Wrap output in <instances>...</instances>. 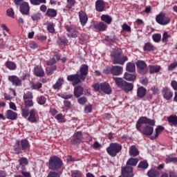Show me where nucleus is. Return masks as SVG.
Listing matches in <instances>:
<instances>
[{"mask_svg":"<svg viewBox=\"0 0 177 177\" xmlns=\"http://www.w3.org/2000/svg\"><path fill=\"white\" fill-rule=\"evenodd\" d=\"M156 125V121L147 118V117H141L136 122V128L138 132L143 133L146 136H151L154 129L153 127Z\"/></svg>","mask_w":177,"mask_h":177,"instance_id":"nucleus-1","label":"nucleus"},{"mask_svg":"<svg viewBox=\"0 0 177 177\" xmlns=\"http://www.w3.org/2000/svg\"><path fill=\"white\" fill-rule=\"evenodd\" d=\"M139 162V159L136 158H130L127 162L125 167L122 168V175L123 177H133V169L132 167H136V165Z\"/></svg>","mask_w":177,"mask_h":177,"instance_id":"nucleus-2","label":"nucleus"},{"mask_svg":"<svg viewBox=\"0 0 177 177\" xmlns=\"http://www.w3.org/2000/svg\"><path fill=\"white\" fill-rule=\"evenodd\" d=\"M111 57L113 64H124L128 60V57L125 55L121 56V50L118 49L113 50L111 53Z\"/></svg>","mask_w":177,"mask_h":177,"instance_id":"nucleus-3","label":"nucleus"},{"mask_svg":"<svg viewBox=\"0 0 177 177\" xmlns=\"http://www.w3.org/2000/svg\"><path fill=\"white\" fill-rule=\"evenodd\" d=\"M63 165V161L57 156H51L48 160V168L52 171L60 169Z\"/></svg>","mask_w":177,"mask_h":177,"instance_id":"nucleus-4","label":"nucleus"},{"mask_svg":"<svg viewBox=\"0 0 177 177\" xmlns=\"http://www.w3.org/2000/svg\"><path fill=\"white\" fill-rule=\"evenodd\" d=\"M122 150V145L117 142H112L106 148V151L111 157H115L120 151Z\"/></svg>","mask_w":177,"mask_h":177,"instance_id":"nucleus-5","label":"nucleus"},{"mask_svg":"<svg viewBox=\"0 0 177 177\" xmlns=\"http://www.w3.org/2000/svg\"><path fill=\"white\" fill-rule=\"evenodd\" d=\"M156 21L160 24V26H167V24H169L171 19L165 16V12H160L156 16Z\"/></svg>","mask_w":177,"mask_h":177,"instance_id":"nucleus-6","label":"nucleus"},{"mask_svg":"<svg viewBox=\"0 0 177 177\" xmlns=\"http://www.w3.org/2000/svg\"><path fill=\"white\" fill-rule=\"evenodd\" d=\"M136 66L138 68V73L139 74H147V71H149V69H147V64L145 61L143 60H138L136 62Z\"/></svg>","mask_w":177,"mask_h":177,"instance_id":"nucleus-7","label":"nucleus"},{"mask_svg":"<svg viewBox=\"0 0 177 177\" xmlns=\"http://www.w3.org/2000/svg\"><path fill=\"white\" fill-rule=\"evenodd\" d=\"M68 81L73 82V86H75V85L82 82V79H81L80 76V72H77L75 75H69L67 76Z\"/></svg>","mask_w":177,"mask_h":177,"instance_id":"nucleus-8","label":"nucleus"},{"mask_svg":"<svg viewBox=\"0 0 177 177\" xmlns=\"http://www.w3.org/2000/svg\"><path fill=\"white\" fill-rule=\"evenodd\" d=\"M65 30L67 31L66 35L68 38H77L80 35V32L71 26H66Z\"/></svg>","mask_w":177,"mask_h":177,"instance_id":"nucleus-9","label":"nucleus"},{"mask_svg":"<svg viewBox=\"0 0 177 177\" xmlns=\"http://www.w3.org/2000/svg\"><path fill=\"white\" fill-rule=\"evenodd\" d=\"M88 66L86 64H82L80 66L79 75L80 76V79L82 81H85V78H86V75H88Z\"/></svg>","mask_w":177,"mask_h":177,"instance_id":"nucleus-10","label":"nucleus"},{"mask_svg":"<svg viewBox=\"0 0 177 177\" xmlns=\"http://www.w3.org/2000/svg\"><path fill=\"white\" fill-rule=\"evenodd\" d=\"M82 132H75L73 135V138L71 140L72 144L77 145V143H81V142H82Z\"/></svg>","mask_w":177,"mask_h":177,"instance_id":"nucleus-11","label":"nucleus"},{"mask_svg":"<svg viewBox=\"0 0 177 177\" xmlns=\"http://www.w3.org/2000/svg\"><path fill=\"white\" fill-rule=\"evenodd\" d=\"M100 90L104 92V93H106V95L111 94V87L107 82L100 84Z\"/></svg>","mask_w":177,"mask_h":177,"instance_id":"nucleus-12","label":"nucleus"},{"mask_svg":"<svg viewBox=\"0 0 177 177\" xmlns=\"http://www.w3.org/2000/svg\"><path fill=\"white\" fill-rule=\"evenodd\" d=\"M106 3L103 0H97L95 2V10L97 12H104Z\"/></svg>","mask_w":177,"mask_h":177,"instance_id":"nucleus-13","label":"nucleus"},{"mask_svg":"<svg viewBox=\"0 0 177 177\" xmlns=\"http://www.w3.org/2000/svg\"><path fill=\"white\" fill-rule=\"evenodd\" d=\"M112 75H121L122 74V67L120 66H113L111 68Z\"/></svg>","mask_w":177,"mask_h":177,"instance_id":"nucleus-14","label":"nucleus"},{"mask_svg":"<svg viewBox=\"0 0 177 177\" xmlns=\"http://www.w3.org/2000/svg\"><path fill=\"white\" fill-rule=\"evenodd\" d=\"M164 99H166V100H169L172 98V96H174V93L171 91V89L169 88H164L162 91Z\"/></svg>","mask_w":177,"mask_h":177,"instance_id":"nucleus-15","label":"nucleus"},{"mask_svg":"<svg viewBox=\"0 0 177 177\" xmlns=\"http://www.w3.org/2000/svg\"><path fill=\"white\" fill-rule=\"evenodd\" d=\"M79 17H80V21L82 26H85V24L88 23V15H86V12L82 10L80 11Z\"/></svg>","mask_w":177,"mask_h":177,"instance_id":"nucleus-16","label":"nucleus"},{"mask_svg":"<svg viewBox=\"0 0 177 177\" xmlns=\"http://www.w3.org/2000/svg\"><path fill=\"white\" fill-rule=\"evenodd\" d=\"M19 165L17 166V169H22L24 171L26 169V165H28V160L26 158H21L19 160Z\"/></svg>","mask_w":177,"mask_h":177,"instance_id":"nucleus-17","label":"nucleus"},{"mask_svg":"<svg viewBox=\"0 0 177 177\" xmlns=\"http://www.w3.org/2000/svg\"><path fill=\"white\" fill-rule=\"evenodd\" d=\"M8 81L12 82V85H16V86H20L21 85V80H19L16 75L9 76Z\"/></svg>","mask_w":177,"mask_h":177,"instance_id":"nucleus-18","label":"nucleus"},{"mask_svg":"<svg viewBox=\"0 0 177 177\" xmlns=\"http://www.w3.org/2000/svg\"><path fill=\"white\" fill-rule=\"evenodd\" d=\"M20 12L22 13V15H28V12H30V6H28V3L24 2L21 4Z\"/></svg>","mask_w":177,"mask_h":177,"instance_id":"nucleus-19","label":"nucleus"},{"mask_svg":"<svg viewBox=\"0 0 177 177\" xmlns=\"http://www.w3.org/2000/svg\"><path fill=\"white\" fill-rule=\"evenodd\" d=\"M28 120L30 122H37V112L35 111V109H31L30 111Z\"/></svg>","mask_w":177,"mask_h":177,"instance_id":"nucleus-20","label":"nucleus"},{"mask_svg":"<svg viewBox=\"0 0 177 177\" xmlns=\"http://www.w3.org/2000/svg\"><path fill=\"white\" fill-rule=\"evenodd\" d=\"M74 95L75 97H80L84 95V88L81 86H77L74 88Z\"/></svg>","mask_w":177,"mask_h":177,"instance_id":"nucleus-21","label":"nucleus"},{"mask_svg":"<svg viewBox=\"0 0 177 177\" xmlns=\"http://www.w3.org/2000/svg\"><path fill=\"white\" fill-rule=\"evenodd\" d=\"M164 131V127L162 126H158L156 129H155V134H153L152 136L150 137V139L151 140H154V139H157L158 138V136L160 133H161Z\"/></svg>","mask_w":177,"mask_h":177,"instance_id":"nucleus-22","label":"nucleus"},{"mask_svg":"<svg viewBox=\"0 0 177 177\" xmlns=\"http://www.w3.org/2000/svg\"><path fill=\"white\" fill-rule=\"evenodd\" d=\"M34 74L36 77H44L45 72L41 66H36L34 68Z\"/></svg>","mask_w":177,"mask_h":177,"instance_id":"nucleus-23","label":"nucleus"},{"mask_svg":"<svg viewBox=\"0 0 177 177\" xmlns=\"http://www.w3.org/2000/svg\"><path fill=\"white\" fill-rule=\"evenodd\" d=\"M120 88H122V89L125 91V92H131V91L133 89V84L131 83H128L126 81H124Z\"/></svg>","mask_w":177,"mask_h":177,"instance_id":"nucleus-24","label":"nucleus"},{"mask_svg":"<svg viewBox=\"0 0 177 177\" xmlns=\"http://www.w3.org/2000/svg\"><path fill=\"white\" fill-rule=\"evenodd\" d=\"M161 70V66L158 65H150L149 66V73L150 74H156L160 73Z\"/></svg>","mask_w":177,"mask_h":177,"instance_id":"nucleus-25","label":"nucleus"},{"mask_svg":"<svg viewBox=\"0 0 177 177\" xmlns=\"http://www.w3.org/2000/svg\"><path fill=\"white\" fill-rule=\"evenodd\" d=\"M64 83V79H63L62 77H59L56 82V83L53 84V89L55 90L60 89L62 88V85H63Z\"/></svg>","mask_w":177,"mask_h":177,"instance_id":"nucleus-26","label":"nucleus"},{"mask_svg":"<svg viewBox=\"0 0 177 177\" xmlns=\"http://www.w3.org/2000/svg\"><path fill=\"white\" fill-rule=\"evenodd\" d=\"M146 92L147 90L145 88V87L141 86L137 90V96L140 99H142V97H145V96H146Z\"/></svg>","mask_w":177,"mask_h":177,"instance_id":"nucleus-27","label":"nucleus"},{"mask_svg":"<svg viewBox=\"0 0 177 177\" xmlns=\"http://www.w3.org/2000/svg\"><path fill=\"white\" fill-rule=\"evenodd\" d=\"M7 118L8 120H17V113L12 110L7 111Z\"/></svg>","mask_w":177,"mask_h":177,"instance_id":"nucleus-28","label":"nucleus"},{"mask_svg":"<svg viewBox=\"0 0 177 177\" xmlns=\"http://www.w3.org/2000/svg\"><path fill=\"white\" fill-rule=\"evenodd\" d=\"M19 145H21L22 150H28L30 149V142L26 139L19 141Z\"/></svg>","mask_w":177,"mask_h":177,"instance_id":"nucleus-29","label":"nucleus"},{"mask_svg":"<svg viewBox=\"0 0 177 177\" xmlns=\"http://www.w3.org/2000/svg\"><path fill=\"white\" fill-rule=\"evenodd\" d=\"M129 154L133 157L139 156V150L136 148V145H132L129 149Z\"/></svg>","mask_w":177,"mask_h":177,"instance_id":"nucleus-30","label":"nucleus"},{"mask_svg":"<svg viewBox=\"0 0 177 177\" xmlns=\"http://www.w3.org/2000/svg\"><path fill=\"white\" fill-rule=\"evenodd\" d=\"M95 28L98 31H106L107 30V25L103 22H100L95 25Z\"/></svg>","mask_w":177,"mask_h":177,"instance_id":"nucleus-31","label":"nucleus"},{"mask_svg":"<svg viewBox=\"0 0 177 177\" xmlns=\"http://www.w3.org/2000/svg\"><path fill=\"white\" fill-rule=\"evenodd\" d=\"M126 70L127 71H129V73H135L136 70V66H135V64L128 62L127 64Z\"/></svg>","mask_w":177,"mask_h":177,"instance_id":"nucleus-32","label":"nucleus"},{"mask_svg":"<svg viewBox=\"0 0 177 177\" xmlns=\"http://www.w3.org/2000/svg\"><path fill=\"white\" fill-rule=\"evenodd\" d=\"M102 21H104L106 24H111V21H113V18L108 15H102L101 16Z\"/></svg>","mask_w":177,"mask_h":177,"instance_id":"nucleus-33","label":"nucleus"},{"mask_svg":"<svg viewBox=\"0 0 177 177\" xmlns=\"http://www.w3.org/2000/svg\"><path fill=\"white\" fill-rule=\"evenodd\" d=\"M113 80L115 82V84L119 88H121L122 86V85L124 84V82H125V80H123L122 78H121V77H113Z\"/></svg>","mask_w":177,"mask_h":177,"instance_id":"nucleus-34","label":"nucleus"},{"mask_svg":"<svg viewBox=\"0 0 177 177\" xmlns=\"http://www.w3.org/2000/svg\"><path fill=\"white\" fill-rule=\"evenodd\" d=\"M5 66L7 67V68H8V70L11 71L16 70V68H17L16 64L10 61H7L5 64Z\"/></svg>","mask_w":177,"mask_h":177,"instance_id":"nucleus-35","label":"nucleus"},{"mask_svg":"<svg viewBox=\"0 0 177 177\" xmlns=\"http://www.w3.org/2000/svg\"><path fill=\"white\" fill-rule=\"evenodd\" d=\"M144 52H151L154 50V46L151 43H146L143 47Z\"/></svg>","mask_w":177,"mask_h":177,"instance_id":"nucleus-36","label":"nucleus"},{"mask_svg":"<svg viewBox=\"0 0 177 177\" xmlns=\"http://www.w3.org/2000/svg\"><path fill=\"white\" fill-rule=\"evenodd\" d=\"M167 121L169 122L170 125H177V116L176 115H170L167 118Z\"/></svg>","mask_w":177,"mask_h":177,"instance_id":"nucleus-37","label":"nucleus"},{"mask_svg":"<svg viewBox=\"0 0 177 177\" xmlns=\"http://www.w3.org/2000/svg\"><path fill=\"white\" fill-rule=\"evenodd\" d=\"M46 16L48 17H56L57 16V11L55 9L49 8L46 12Z\"/></svg>","mask_w":177,"mask_h":177,"instance_id":"nucleus-38","label":"nucleus"},{"mask_svg":"<svg viewBox=\"0 0 177 177\" xmlns=\"http://www.w3.org/2000/svg\"><path fill=\"white\" fill-rule=\"evenodd\" d=\"M124 77L127 81H135L136 80V75L129 73H125Z\"/></svg>","mask_w":177,"mask_h":177,"instance_id":"nucleus-39","label":"nucleus"},{"mask_svg":"<svg viewBox=\"0 0 177 177\" xmlns=\"http://www.w3.org/2000/svg\"><path fill=\"white\" fill-rule=\"evenodd\" d=\"M14 150H15L16 154H20V153H21V150H23V149L21 148V147H20V141H19V140L16 141L15 145L14 147Z\"/></svg>","mask_w":177,"mask_h":177,"instance_id":"nucleus-40","label":"nucleus"},{"mask_svg":"<svg viewBox=\"0 0 177 177\" xmlns=\"http://www.w3.org/2000/svg\"><path fill=\"white\" fill-rule=\"evenodd\" d=\"M147 175L149 177H157L160 175V171L156 169H151L148 171Z\"/></svg>","mask_w":177,"mask_h":177,"instance_id":"nucleus-41","label":"nucleus"},{"mask_svg":"<svg viewBox=\"0 0 177 177\" xmlns=\"http://www.w3.org/2000/svg\"><path fill=\"white\" fill-rule=\"evenodd\" d=\"M56 66H49L46 68L47 75H52L53 72L56 71Z\"/></svg>","mask_w":177,"mask_h":177,"instance_id":"nucleus-42","label":"nucleus"},{"mask_svg":"<svg viewBox=\"0 0 177 177\" xmlns=\"http://www.w3.org/2000/svg\"><path fill=\"white\" fill-rule=\"evenodd\" d=\"M31 89H41L42 88V83L37 82L36 83H31L30 86Z\"/></svg>","mask_w":177,"mask_h":177,"instance_id":"nucleus-43","label":"nucleus"},{"mask_svg":"<svg viewBox=\"0 0 177 177\" xmlns=\"http://www.w3.org/2000/svg\"><path fill=\"white\" fill-rule=\"evenodd\" d=\"M32 93L30 91H27L24 95V100H32Z\"/></svg>","mask_w":177,"mask_h":177,"instance_id":"nucleus-44","label":"nucleus"},{"mask_svg":"<svg viewBox=\"0 0 177 177\" xmlns=\"http://www.w3.org/2000/svg\"><path fill=\"white\" fill-rule=\"evenodd\" d=\"M66 2H67V5H66L67 9H71L75 5V0H66Z\"/></svg>","mask_w":177,"mask_h":177,"instance_id":"nucleus-45","label":"nucleus"},{"mask_svg":"<svg viewBox=\"0 0 177 177\" xmlns=\"http://www.w3.org/2000/svg\"><path fill=\"white\" fill-rule=\"evenodd\" d=\"M152 39L154 42H160L161 41V35L158 33L153 35Z\"/></svg>","mask_w":177,"mask_h":177,"instance_id":"nucleus-46","label":"nucleus"},{"mask_svg":"<svg viewBox=\"0 0 177 177\" xmlns=\"http://www.w3.org/2000/svg\"><path fill=\"white\" fill-rule=\"evenodd\" d=\"M47 30L48 32L51 34L55 33V24H48Z\"/></svg>","mask_w":177,"mask_h":177,"instance_id":"nucleus-47","label":"nucleus"},{"mask_svg":"<svg viewBox=\"0 0 177 177\" xmlns=\"http://www.w3.org/2000/svg\"><path fill=\"white\" fill-rule=\"evenodd\" d=\"M55 118L59 122H65L66 120L64 119V116H63L62 113H59L55 116Z\"/></svg>","mask_w":177,"mask_h":177,"instance_id":"nucleus-48","label":"nucleus"},{"mask_svg":"<svg viewBox=\"0 0 177 177\" xmlns=\"http://www.w3.org/2000/svg\"><path fill=\"white\" fill-rule=\"evenodd\" d=\"M171 38V35H168L167 32H165L162 35V41L164 43L168 42V39Z\"/></svg>","mask_w":177,"mask_h":177,"instance_id":"nucleus-49","label":"nucleus"},{"mask_svg":"<svg viewBox=\"0 0 177 177\" xmlns=\"http://www.w3.org/2000/svg\"><path fill=\"white\" fill-rule=\"evenodd\" d=\"M24 104L26 107H32L34 106V102L32 100H24Z\"/></svg>","mask_w":177,"mask_h":177,"instance_id":"nucleus-50","label":"nucleus"},{"mask_svg":"<svg viewBox=\"0 0 177 177\" xmlns=\"http://www.w3.org/2000/svg\"><path fill=\"white\" fill-rule=\"evenodd\" d=\"M149 167V163L146 161H142L138 164V168H143L144 169H146Z\"/></svg>","mask_w":177,"mask_h":177,"instance_id":"nucleus-51","label":"nucleus"},{"mask_svg":"<svg viewBox=\"0 0 177 177\" xmlns=\"http://www.w3.org/2000/svg\"><path fill=\"white\" fill-rule=\"evenodd\" d=\"M166 162L167 164L169 163V162H173L174 164H175L177 162V158L176 157H169L167 158H166Z\"/></svg>","mask_w":177,"mask_h":177,"instance_id":"nucleus-52","label":"nucleus"},{"mask_svg":"<svg viewBox=\"0 0 177 177\" xmlns=\"http://www.w3.org/2000/svg\"><path fill=\"white\" fill-rule=\"evenodd\" d=\"M122 31H126L127 32H131V26H128L127 24H123L122 26Z\"/></svg>","mask_w":177,"mask_h":177,"instance_id":"nucleus-53","label":"nucleus"},{"mask_svg":"<svg viewBox=\"0 0 177 177\" xmlns=\"http://www.w3.org/2000/svg\"><path fill=\"white\" fill-rule=\"evenodd\" d=\"M31 18L33 20V21H37L38 20H41V14H39V13L34 14L31 16Z\"/></svg>","mask_w":177,"mask_h":177,"instance_id":"nucleus-54","label":"nucleus"},{"mask_svg":"<svg viewBox=\"0 0 177 177\" xmlns=\"http://www.w3.org/2000/svg\"><path fill=\"white\" fill-rule=\"evenodd\" d=\"M58 96H59V97H62V99H65L66 100H67L68 99H71V97H73V95L71 94H58Z\"/></svg>","mask_w":177,"mask_h":177,"instance_id":"nucleus-55","label":"nucleus"},{"mask_svg":"<svg viewBox=\"0 0 177 177\" xmlns=\"http://www.w3.org/2000/svg\"><path fill=\"white\" fill-rule=\"evenodd\" d=\"M86 102H88V99H86V97H82L77 100V102L79 103V104H82V105L85 104Z\"/></svg>","mask_w":177,"mask_h":177,"instance_id":"nucleus-56","label":"nucleus"},{"mask_svg":"<svg viewBox=\"0 0 177 177\" xmlns=\"http://www.w3.org/2000/svg\"><path fill=\"white\" fill-rule=\"evenodd\" d=\"M22 111V116L24 117V118H27L28 117V114H30V111L27 109L21 108Z\"/></svg>","mask_w":177,"mask_h":177,"instance_id":"nucleus-57","label":"nucleus"},{"mask_svg":"<svg viewBox=\"0 0 177 177\" xmlns=\"http://www.w3.org/2000/svg\"><path fill=\"white\" fill-rule=\"evenodd\" d=\"M6 13L9 17H15V11L13 10V8L8 9Z\"/></svg>","mask_w":177,"mask_h":177,"instance_id":"nucleus-58","label":"nucleus"},{"mask_svg":"<svg viewBox=\"0 0 177 177\" xmlns=\"http://www.w3.org/2000/svg\"><path fill=\"white\" fill-rule=\"evenodd\" d=\"M37 102L39 104H45L46 103V97H45L44 96H41Z\"/></svg>","mask_w":177,"mask_h":177,"instance_id":"nucleus-59","label":"nucleus"},{"mask_svg":"<svg viewBox=\"0 0 177 177\" xmlns=\"http://www.w3.org/2000/svg\"><path fill=\"white\" fill-rule=\"evenodd\" d=\"M47 177H60V175L56 171H50Z\"/></svg>","mask_w":177,"mask_h":177,"instance_id":"nucleus-60","label":"nucleus"},{"mask_svg":"<svg viewBox=\"0 0 177 177\" xmlns=\"http://www.w3.org/2000/svg\"><path fill=\"white\" fill-rule=\"evenodd\" d=\"M72 177H82V173L80 171H75L71 174Z\"/></svg>","mask_w":177,"mask_h":177,"instance_id":"nucleus-61","label":"nucleus"},{"mask_svg":"<svg viewBox=\"0 0 177 177\" xmlns=\"http://www.w3.org/2000/svg\"><path fill=\"white\" fill-rule=\"evenodd\" d=\"M22 175L23 176L16 175L15 176V177H31V175L30 174V173L26 172V171H22Z\"/></svg>","mask_w":177,"mask_h":177,"instance_id":"nucleus-62","label":"nucleus"},{"mask_svg":"<svg viewBox=\"0 0 177 177\" xmlns=\"http://www.w3.org/2000/svg\"><path fill=\"white\" fill-rule=\"evenodd\" d=\"M85 113H91L92 111V106L91 104H88L85 106L84 108Z\"/></svg>","mask_w":177,"mask_h":177,"instance_id":"nucleus-63","label":"nucleus"},{"mask_svg":"<svg viewBox=\"0 0 177 177\" xmlns=\"http://www.w3.org/2000/svg\"><path fill=\"white\" fill-rule=\"evenodd\" d=\"M171 85L173 89H174V91H177V82L176 81H175V80L171 81Z\"/></svg>","mask_w":177,"mask_h":177,"instance_id":"nucleus-64","label":"nucleus"}]
</instances>
